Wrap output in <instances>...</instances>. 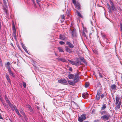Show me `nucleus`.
I'll return each mask as SVG.
<instances>
[{
  "instance_id": "1",
  "label": "nucleus",
  "mask_w": 122,
  "mask_h": 122,
  "mask_svg": "<svg viewBox=\"0 0 122 122\" xmlns=\"http://www.w3.org/2000/svg\"><path fill=\"white\" fill-rule=\"evenodd\" d=\"M68 60L72 65L76 66L80 65L81 64V62L82 61L84 62V58L82 57H80V58H76L74 61L69 59H68Z\"/></svg>"
},
{
  "instance_id": "2",
  "label": "nucleus",
  "mask_w": 122,
  "mask_h": 122,
  "mask_svg": "<svg viewBox=\"0 0 122 122\" xmlns=\"http://www.w3.org/2000/svg\"><path fill=\"white\" fill-rule=\"evenodd\" d=\"M111 116L110 114L107 112L105 114L102 116L101 117V119L104 121L108 120L111 117Z\"/></svg>"
},
{
  "instance_id": "3",
  "label": "nucleus",
  "mask_w": 122,
  "mask_h": 122,
  "mask_svg": "<svg viewBox=\"0 0 122 122\" xmlns=\"http://www.w3.org/2000/svg\"><path fill=\"white\" fill-rule=\"evenodd\" d=\"M3 0L4 5L3 9L5 12L6 15L7 16L8 14V11L7 10L8 7L7 6V3L5 0Z\"/></svg>"
},
{
  "instance_id": "4",
  "label": "nucleus",
  "mask_w": 122,
  "mask_h": 122,
  "mask_svg": "<svg viewBox=\"0 0 122 122\" xmlns=\"http://www.w3.org/2000/svg\"><path fill=\"white\" fill-rule=\"evenodd\" d=\"M78 120L80 122H83L84 120V114H83L79 117H78Z\"/></svg>"
},
{
  "instance_id": "5",
  "label": "nucleus",
  "mask_w": 122,
  "mask_h": 122,
  "mask_svg": "<svg viewBox=\"0 0 122 122\" xmlns=\"http://www.w3.org/2000/svg\"><path fill=\"white\" fill-rule=\"evenodd\" d=\"M56 59L58 61H61L63 62H66L67 60L65 58L63 57H58L56 58Z\"/></svg>"
},
{
  "instance_id": "6",
  "label": "nucleus",
  "mask_w": 122,
  "mask_h": 122,
  "mask_svg": "<svg viewBox=\"0 0 122 122\" xmlns=\"http://www.w3.org/2000/svg\"><path fill=\"white\" fill-rule=\"evenodd\" d=\"M74 79V81L75 83L77 82L79 80V75L78 74L75 75Z\"/></svg>"
},
{
  "instance_id": "7",
  "label": "nucleus",
  "mask_w": 122,
  "mask_h": 122,
  "mask_svg": "<svg viewBox=\"0 0 122 122\" xmlns=\"http://www.w3.org/2000/svg\"><path fill=\"white\" fill-rule=\"evenodd\" d=\"M58 82L62 84H65L66 83L67 81L65 79H60L58 80Z\"/></svg>"
},
{
  "instance_id": "8",
  "label": "nucleus",
  "mask_w": 122,
  "mask_h": 122,
  "mask_svg": "<svg viewBox=\"0 0 122 122\" xmlns=\"http://www.w3.org/2000/svg\"><path fill=\"white\" fill-rule=\"evenodd\" d=\"M71 34L73 37H76L77 36V34L75 30H73L71 32Z\"/></svg>"
},
{
  "instance_id": "9",
  "label": "nucleus",
  "mask_w": 122,
  "mask_h": 122,
  "mask_svg": "<svg viewBox=\"0 0 122 122\" xmlns=\"http://www.w3.org/2000/svg\"><path fill=\"white\" fill-rule=\"evenodd\" d=\"M100 92L98 91L96 97V99L97 100H99L100 97Z\"/></svg>"
},
{
  "instance_id": "10",
  "label": "nucleus",
  "mask_w": 122,
  "mask_h": 122,
  "mask_svg": "<svg viewBox=\"0 0 122 122\" xmlns=\"http://www.w3.org/2000/svg\"><path fill=\"white\" fill-rule=\"evenodd\" d=\"M75 75L71 74H69L68 75V77L70 79H72L74 77Z\"/></svg>"
},
{
  "instance_id": "11",
  "label": "nucleus",
  "mask_w": 122,
  "mask_h": 122,
  "mask_svg": "<svg viewBox=\"0 0 122 122\" xmlns=\"http://www.w3.org/2000/svg\"><path fill=\"white\" fill-rule=\"evenodd\" d=\"M66 44L68 46H69L70 48H73L74 46L70 42L67 41L66 42Z\"/></svg>"
},
{
  "instance_id": "12",
  "label": "nucleus",
  "mask_w": 122,
  "mask_h": 122,
  "mask_svg": "<svg viewBox=\"0 0 122 122\" xmlns=\"http://www.w3.org/2000/svg\"><path fill=\"white\" fill-rule=\"evenodd\" d=\"M59 37L60 39L62 40H65L67 39L66 37H65L64 35H60Z\"/></svg>"
},
{
  "instance_id": "13",
  "label": "nucleus",
  "mask_w": 122,
  "mask_h": 122,
  "mask_svg": "<svg viewBox=\"0 0 122 122\" xmlns=\"http://www.w3.org/2000/svg\"><path fill=\"white\" fill-rule=\"evenodd\" d=\"M5 77L9 83L11 84V82L9 77V75L6 73H5Z\"/></svg>"
},
{
  "instance_id": "14",
  "label": "nucleus",
  "mask_w": 122,
  "mask_h": 122,
  "mask_svg": "<svg viewBox=\"0 0 122 122\" xmlns=\"http://www.w3.org/2000/svg\"><path fill=\"white\" fill-rule=\"evenodd\" d=\"M66 50V51L70 53H71L72 52V49L68 47H65Z\"/></svg>"
},
{
  "instance_id": "15",
  "label": "nucleus",
  "mask_w": 122,
  "mask_h": 122,
  "mask_svg": "<svg viewBox=\"0 0 122 122\" xmlns=\"http://www.w3.org/2000/svg\"><path fill=\"white\" fill-rule=\"evenodd\" d=\"M75 7L78 10L80 9V4L78 2H77L75 5Z\"/></svg>"
},
{
  "instance_id": "16",
  "label": "nucleus",
  "mask_w": 122,
  "mask_h": 122,
  "mask_svg": "<svg viewBox=\"0 0 122 122\" xmlns=\"http://www.w3.org/2000/svg\"><path fill=\"white\" fill-rule=\"evenodd\" d=\"M121 102H119L118 103V104H117V106L116 107H115V108L116 110L117 111L118 110V109H120V106L121 105Z\"/></svg>"
},
{
  "instance_id": "17",
  "label": "nucleus",
  "mask_w": 122,
  "mask_h": 122,
  "mask_svg": "<svg viewBox=\"0 0 122 122\" xmlns=\"http://www.w3.org/2000/svg\"><path fill=\"white\" fill-rule=\"evenodd\" d=\"M27 107L29 111L31 112H33V110L32 109L31 106L29 105H27Z\"/></svg>"
},
{
  "instance_id": "18",
  "label": "nucleus",
  "mask_w": 122,
  "mask_h": 122,
  "mask_svg": "<svg viewBox=\"0 0 122 122\" xmlns=\"http://www.w3.org/2000/svg\"><path fill=\"white\" fill-rule=\"evenodd\" d=\"M21 46L22 48H23V49L28 54V51L26 49L25 46H24V45L23 44H21Z\"/></svg>"
},
{
  "instance_id": "19",
  "label": "nucleus",
  "mask_w": 122,
  "mask_h": 122,
  "mask_svg": "<svg viewBox=\"0 0 122 122\" xmlns=\"http://www.w3.org/2000/svg\"><path fill=\"white\" fill-rule=\"evenodd\" d=\"M120 98L117 95L116 97V103L117 104L119 102V101L120 100Z\"/></svg>"
},
{
  "instance_id": "20",
  "label": "nucleus",
  "mask_w": 122,
  "mask_h": 122,
  "mask_svg": "<svg viewBox=\"0 0 122 122\" xmlns=\"http://www.w3.org/2000/svg\"><path fill=\"white\" fill-rule=\"evenodd\" d=\"M117 87L116 86L115 84H113L110 87V89L112 90L114 89L117 88Z\"/></svg>"
},
{
  "instance_id": "21",
  "label": "nucleus",
  "mask_w": 122,
  "mask_h": 122,
  "mask_svg": "<svg viewBox=\"0 0 122 122\" xmlns=\"http://www.w3.org/2000/svg\"><path fill=\"white\" fill-rule=\"evenodd\" d=\"M107 112L106 111H100L99 112L100 114L101 115H104Z\"/></svg>"
},
{
  "instance_id": "22",
  "label": "nucleus",
  "mask_w": 122,
  "mask_h": 122,
  "mask_svg": "<svg viewBox=\"0 0 122 122\" xmlns=\"http://www.w3.org/2000/svg\"><path fill=\"white\" fill-rule=\"evenodd\" d=\"M68 83L70 85H74L75 83L74 81H68Z\"/></svg>"
},
{
  "instance_id": "23",
  "label": "nucleus",
  "mask_w": 122,
  "mask_h": 122,
  "mask_svg": "<svg viewBox=\"0 0 122 122\" xmlns=\"http://www.w3.org/2000/svg\"><path fill=\"white\" fill-rule=\"evenodd\" d=\"M9 73L10 74V75L12 76L13 77H15V75H14L13 72L11 71L9 72Z\"/></svg>"
},
{
  "instance_id": "24",
  "label": "nucleus",
  "mask_w": 122,
  "mask_h": 122,
  "mask_svg": "<svg viewBox=\"0 0 122 122\" xmlns=\"http://www.w3.org/2000/svg\"><path fill=\"white\" fill-rule=\"evenodd\" d=\"M58 49L60 52H64L63 49L62 47H59L58 48Z\"/></svg>"
},
{
  "instance_id": "25",
  "label": "nucleus",
  "mask_w": 122,
  "mask_h": 122,
  "mask_svg": "<svg viewBox=\"0 0 122 122\" xmlns=\"http://www.w3.org/2000/svg\"><path fill=\"white\" fill-rule=\"evenodd\" d=\"M76 12L77 13L78 15L82 18H83V16L79 12L78 10H76Z\"/></svg>"
},
{
  "instance_id": "26",
  "label": "nucleus",
  "mask_w": 122,
  "mask_h": 122,
  "mask_svg": "<svg viewBox=\"0 0 122 122\" xmlns=\"http://www.w3.org/2000/svg\"><path fill=\"white\" fill-rule=\"evenodd\" d=\"M106 107V104H103L102 106V107H101V110H104Z\"/></svg>"
},
{
  "instance_id": "27",
  "label": "nucleus",
  "mask_w": 122,
  "mask_h": 122,
  "mask_svg": "<svg viewBox=\"0 0 122 122\" xmlns=\"http://www.w3.org/2000/svg\"><path fill=\"white\" fill-rule=\"evenodd\" d=\"M89 85H90L89 83L88 82H86V83H85V84L84 86L86 88H87L89 86Z\"/></svg>"
},
{
  "instance_id": "28",
  "label": "nucleus",
  "mask_w": 122,
  "mask_h": 122,
  "mask_svg": "<svg viewBox=\"0 0 122 122\" xmlns=\"http://www.w3.org/2000/svg\"><path fill=\"white\" fill-rule=\"evenodd\" d=\"M75 104L74 105V109H78L79 108V106L78 105L76 104L75 102H74Z\"/></svg>"
},
{
  "instance_id": "29",
  "label": "nucleus",
  "mask_w": 122,
  "mask_h": 122,
  "mask_svg": "<svg viewBox=\"0 0 122 122\" xmlns=\"http://www.w3.org/2000/svg\"><path fill=\"white\" fill-rule=\"evenodd\" d=\"M89 94L87 92H86V93H84V99H87L88 96Z\"/></svg>"
},
{
  "instance_id": "30",
  "label": "nucleus",
  "mask_w": 122,
  "mask_h": 122,
  "mask_svg": "<svg viewBox=\"0 0 122 122\" xmlns=\"http://www.w3.org/2000/svg\"><path fill=\"white\" fill-rule=\"evenodd\" d=\"M111 8H112V10H113L114 11L115 10H117V9L114 6V5L111 6Z\"/></svg>"
},
{
  "instance_id": "31",
  "label": "nucleus",
  "mask_w": 122,
  "mask_h": 122,
  "mask_svg": "<svg viewBox=\"0 0 122 122\" xmlns=\"http://www.w3.org/2000/svg\"><path fill=\"white\" fill-rule=\"evenodd\" d=\"M6 67L8 69V70L9 72L11 71L10 66H6Z\"/></svg>"
},
{
  "instance_id": "32",
  "label": "nucleus",
  "mask_w": 122,
  "mask_h": 122,
  "mask_svg": "<svg viewBox=\"0 0 122 122\" xmlns=\"http://www.w3.org/2000/svg\"><path fill=\"white\" fill-rule=\"evenodd\" d=\"M107 7L108 8V9L109 10V11H111V7L110 6V5L108 3H107Z\"/></svg>"
},
{
  "instance_id": "33",
  "label": "nucleus",
  "mask_w": 122,
  "mask_h": 122,
  "mask_svg": "<svg viewBox=\"0 0 122 122\" xmlns=\"http://www.w3.org/2000/svg\"><path fill=\"white\" fill-rule=\"evenodd\" d=\"M5 100L7 102V103H8L9 102H10V101H9V99H8V98L7 97L6 95L5 96Z\"/></svg>"
},
{
  "instance_id": "34",
  "label": "nucleus",
  "mask_w": 122,
  "mask_h": 122,
  "mask_svg": "<svg viewBox=\"0 0 122 122\" xmlns=\"http://www.w3.org/2000/svg\"><path fill=\"white\" fill-rule=\"evenodd\" d=\"M12 27L13 31L16 30L15 28V25L14 24H12Z\"/></svg>"
},
{
  "instance_id": "35",
  "label": "nucleus",
  "mask_w": 122,
  "mask_h": 122,
  "mask_svg": "<svg viewBox=\"0 0 122 122\" xmlns=\"http://www.w3.org/2000/svg\"><path fill=\"white\" fill-rule=\"evenodd\" d=\"M85 32H86V33H87V30L86 28H85L84 27V37L86 36V35L85 33Z\"/></svg>"
},
{
  "instance_id": "36",
  "label": "nucleus",
  "mask_w": 122,
  "mask_h": 122,
  "mask_svg": "<svg viewBox=\"0 0 122 122\" xmlns=\"http://www.w3.org/2000/svg\"><path fill=\"white\" fill-rule=\"evenodd\" d=\"M72 2L75 5L77 2H76L75 0H72Z\"/></svg>"
},
{
  "instance_id": "37",
  "label": "nucleus",
  "mask_w": 122,
  "mask_h": 122,
  "mask_svg": "<svg viewBox=\"0 0 122 122\" xmlns=\"http://www.w3.org/2000/svg\"><path fill=\"white\" fill-rule=\"evenodd\" d=\"M23 86L24 88H25L26 86V84L24 82H23Z\"/></svg>"
},
{
  "instance_id": "38",
  "label": "nucleus",
  "mask_w": 122,
  "mask_h": 122,
  "mask_svg": "<svg viewBox=\"0 0 122 122\" xmlns=\"http://www.w3.org/2000/svg\"><path fill=\"white\" fill-rule=\"evenodd\" d=\"M59 43L61 45H64L65 44L64 42L62 41H60L59 42Z\"/></svg>"
},
{
  "instance_id": "39",
  "label": "nucleus",
  "mask_w": 122,
  "mask_h": 122,
  "mask_svg": "<svg viewBox=\"0 0 122 122\" xmlns=\"http://www.w3.org/2000/svg\"><path fill=\"white\" fill-rule=\"evenodd\" d=\"M120 30L122 32V23L120 24Z\"/></svg>"
},
{
  "instance_id": "40",
  "label": "nucleus",
  "mask_w": 122,
  "mask_h": 122,
  "mask_svg": "<svg viewBox=\"0 0 122 122\" xmlns=\"http://www.w3.org/2000/svg\"><path fill=\"white\" fill-rule=\"evenodd\" d=\"M109 2L110 3L111 5V6L114 5V4H113V2H112V1L111 0H110L109 1Z\"/></svg>"
},
{
  "instance_id": "41",
  "label": "nucleus",
  "mask_w": 122,
  "mask_h": 122,
  "mask_svg": "<svg viewBox=\"0 0 122 122\" xmlns=\"http://www.w3.org/2000/svg\"><path fill=\"white\" fill-rule=\"evenodd\" d=\"M36 2L37 3L40 5H39V2H40V1L39 0H36Z\"/></svg>"
},
{
  "instance_id": "42",
  "label": "nucleus",
  "mask_w": 122,
  "mask_h": 122,
  "mask_svg": "<svg viewBox=\"0 0 122 122\" xmlns=\"http://www.w3.org/2000/svg\"><path fill=\"white\" fill-rule=\"evenodd\" d=\"M82 24V26H83V31H82V35H84V26L83 25V24Z\"/></svg>"
},
{
  "instance_id": "43",
  "label": "nucleus",
  "mask_w": 122,
  "mask_h": 122,
  "mask_svg": "<svg viewBox=\"0 0 122 122\" xmlns=\"http://www.w3.org/2000/svg\"><path fill=\"white\" fill-rule=\"evenodd\" d=\"M15 106L14 105H12L10 107L11 108V109H13L14 107Z\"/></svg>"
},
{
  "instance_id": "44",
  "label": "nucleus",
  "mask_w": 122,
  "mask_h": 122,
  "mask_svg": "<svg viewBox=\"0 0 122 122\" xmlns=\"http://www.w3.org/2000/svg\"><path fill=\"white\" fill-rule=\"evenodd\" d=\"M21 114L24 117V118L25 117H26V115L24 113V112H23Z\"/></svg>"
},
{
  "instance_id": "45",
  "label": "nucleus",
  "mask_w": 122,
  "mask_h": 122,
  "mask_svg": "<svg viewBox=\"0 0 122 122\" xmlns=\"http://www.w3.org/2000/svg\"><path fill=\"white\" fill-rule=\"evenodd\" d=\"M10 63L9 62H8L7 63L6 66H10Z\"/></svg>"
},
{
  "instance_id": "46",
  "label": "nucleus",
  "mask_w": 122,
  "mask_h": 122,
  "mask_svg": "<svg viewBox=\"0 0 122 122\" xmlns=\"http://www.w3.org/2000/svg\"><path fill=\"white\" fill-rule=\"evenodd\" d=\"M15 111L16 113L17 114L19 113L17 109H15Z\"/></svg>"
},
{
  "instance_id": "47",
  "label": "nucleus",
  "mask_w": 122,
  "mask_h": 122,
  "mask_svg": "<svg viewBox=\"0 0 122 122\" xmlns=\"http://www.w3.org/2000/svg\"><path fill=\"white\" fill-rule=\"evenodd\" d=\"M32 2H33V4L35 6H36V3H35V2L34 1V0H32Z\"/></svg>"
},
{
  "instance_id": "48",
  "label": "nucleus",
  "mask_w": 122,
  "mask_h": 122,
  "mask_svg": "<svg viewBox=\"0 0 122 122\" xmlns=\"http://www.w3.org/2000/svg\"><path fill=\"white\" fill-rule=\"evenodd\" d=\"M9 105L10 106V107L12 106V104L11 103H10V102H9L8 103Z\"/></svg>"
},
{
  "instance_id": "49",
  "label": "nucleus",
  "mask_w": 122,
  "mask_h": 122,
  "mask_svg": "<svg viewBox=\"0 0 122 122\" xmlns=\"http://www.w3.org/2000/svg\"><path fill=\"white\" fill-rule=\"evenodd\" d=\"M17 114L18 115L19 117L20 118L22 117V116L19 113H18Z\"/></svg>"
},
{
  "instance_id": "50",
  "label": "nucleus",
  "mask_w": 122,
  "mask_h": 122,
  "mask_svg": "<svg viewBox=\"0 0 122 122\" xmlns=\"http://www.w3.org/2000/svg\"><path fill=\"white\" fill-rule=\"evenodd\" d=\"M13 34H16V30L13 31Z\"/></svg>"
},
{
  "instance_id": "51",
  "label": "nucleus",
  "mask_w": 122,
  "mask_h": 122,
  "mask_svg": "<svg viewBox=\"0 0 122 122\" xmlns=\"http://www.w3.org/2000/svg\"><path fill=\"white\" fill-rule=\"evenodd\" d=\"M0 64L2 66V61L1 60V59H0Z\"/></svg>"
},
{
  "instance_id": "52",
  "label": "nucleus",
  "mask_w": 122,
  "mask_h": 122,
  "mask_svg": "<svg viewBox=\"0 0 122 122\" xmlns=\"http://www.w3.org/2000/svg\"><path fill=\"white\" fill-rule=\"evenodd\" d=\"M104 96H105L104 95L102 94L101 96V97L102 98L104 97Z\"/></svg>"
},
{
  "instance_id": "53",
  "label": "nucleus",
  "mask_w": 122,
  "mask_h": 122,
  "mask_svg": "<svg viewBox=\"0 0 122 122\" xmlns=\"http://www.w3.org/2000/svg\"><path fill=\"white\" fill-rule=\"evenodd\" d=\"M99 76H100L101 77H103V76L100 73H99Z\"/></svg>"
},
{
  "instance_id": "54",
  "label": "nucleus",
  "mask_w": 122,
  "mask_h": 122,
  "mask_svg": "<svg viewBox=\"0 0 122 122\" xmlns=\"http://www.w3.org/2000/svg\"><path fill=\"white\" fill-rule=\"evenodd\" d=\"M20 113L21 114L22 113L24 112L21 109L20 110Z\"/></svg>"
},
{
  "instance_id": "55",
  "label": "nucleus",
  "mask_w": 122,
  "mask_h": 122,
  "mask_svg": "<svg viewBox=\"0 0 122 122\" xmlns=\"http://www.w3.org/2000/svg\"><path fill=\"white\" fill-rule=\"evenodd\" d=\"M0 119L3 120V117H2L1 114L0 113Z\"/></svg>"
},
{
  "instance_id": "56",
  "label": "nucleus",
  "mask_w": 122,
  "mask_h": 122,
  "mask_svg": "<svg viewBox=\"0 0 122 122\" xmlns=\"http://www.w3.org/2000/svg\"><path fill=\"white\" fill-rule=\"evenodd\" d=\"M99 121V120H98V119H97V120H95L94 121V122H98Z\"/></svg>"
},
{
  "instance_id": "57",
  "label": "nucleus",
  "mask_w": 122,
  "mask_h": 122,
  "mask_svg": "<svg viewBox=\"0 0 122 122\" xmlns=\"http://www.w3.org/2000/svg\"><path fill=\"white\" fill-rule=\"evenodd\" d=\"M84 64H85V65H87V63L86 61L85 60H84Z\"/></svg>"
},
{
  "instance_id": "58",
  "label": "nucleus",
  "mask_w": 122,
  "mask_h": 122,
  "mask_svg": "<svg viewBox=\"0 0 122 122\" xmlns=\"http://www.w3.org/2000/svg\"><path fill=\"white\" fill-rule=\"evenodd\" d=\"M93 51L94 52V53L95 54H96L97 53V52L96 51V50H93Z\"/></svg>"
},
{
  "instance_id": "59",
  "label": "nucleus",
  "mask_w": 122,
  "mask_h": 122,
  "mask_svg": "<svg viewBox=\"0 0 122 122\" xmlns=\"http://www.w3.org/2000/svg\"><path fill=\"white\" fill-rule=\"evenodd\" d=\"M36 109H38L39 110V107H38V106H36Z\"/></svg>"
},
{
  "instance_id": "60",
  "label": "nucleus",
  "mask_w": 122,
  "mask_h": 122,
  "mask_svg": "<svg viewBox=\"0 0 122 122\" xmlns=\"http://www.w3.org/2000/svg\"><path fill=\"white\" fill-rule=\"evenodd\" d=\"M69 70L71 71H72V69L71 67H70V68H69Z\"/></svg>"
},
{
  "instance_id": "61",
  "label": "nucleus",
  "mask_w": 122,
  "mask_h": 122,
  "mask_svg": "<svg viewBox=\"0 0 122 122\" xmlns=\"http://www.w3.org/2000/svg\"><path fill=\"white\" fill-rule=\"evenodd\" d=\"M13 36L15 38L16 37V34H13Z\"/></svg>"
},
{
  "instance_id": "62",
  "label": "nucleus",
  "mask_w": 122,
  "mask_h": 122,
  "mask_svg": "<svg viewBox=\"0 0 122 122\" xmlns=\"http://www.w3.org/2000/svg\"><path fill=\"white\" fill-rule=\"evenodd\" d=\"M13 109H14L15 110V109H17L15 106L13 108Z\"/></svg>"
},
{
  "instance_id": "63",
  "label": "nucleus",
  "mask_w": 122,
  "mask_h": 122,
  "mask_svg": "<svg viewBox=\"0 0 122 122\" xmlns=\"http://www.w3.org/2000/svg\"><path fill=\"white\" fill-rule=\"evenodd\" d=\"M102 37H106V35H104L102 36Z\"/></svg>"
},
{
  "instance_id": "64",
  "label": "nucleus",
  "mask_w": 122,
  "mask_h": 122,
  "mask_svg": "<svg viewBox=\"0 0 122 122\" xmlns=\"http://www.w3.org/2000/svg\"><path fill=\"white\" fill-rule=\"evenodd\" d=\"M82 97L84 98V93H83L82 95Z\"/></svg>"
}]
</instances>
